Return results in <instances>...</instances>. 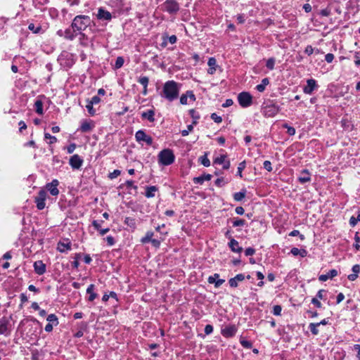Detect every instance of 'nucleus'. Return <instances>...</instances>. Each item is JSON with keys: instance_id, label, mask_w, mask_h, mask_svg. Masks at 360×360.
I'll return each instance as SVG.
<instances>
[{"instance_id": "nucleus-13", "label": "nucleus", "mask_w": 360, "mask_h": 360, "mask_svg": "<svg viewBox=\"0 0 360 360\" xmlns=\"http://www.w3.org/2000/svg\"><path fill=\"white\" fill-rule=\"evenodd\" d=\"M237 328L234 325L226 326L221 328V333L225 338H231L236 335Z\"/></svg>"}, {"instance_id": "nucleus-40", "label": "nucleus", "mask_w": 360, "mask_h": 360, "mask_svg": "<svg viewBox=\"0 0 360 360\" xmlns=\"http://www.w3.org/2000/svg\"><path fill=\"white\" fill-rule=\"evenodd\" d=\"M246 167V162L244 160L239 163L238 166V171H237V175H238L240 177H242V172L245 169Z\"/></svg>"}, {"instance_id": "nucleus-11", "label": "nucleus", "mask_w": 360, "mask_h": 360, "mask_svg": "<svg viewBox=\"0 0 360 360\" xmlns=\"http://www.w3.org/2000/svg\"><path fill=\"white\" fill-rule=\"evenodd\" d=\"M58 180L53 179L51 182L46 184L45 187L46 189L49 191L52 195L57 196L59 194V190L58 188Z\"/></svg>"}, {"instance_id": "nucleus-32", "label": "nucleus", "mask_w": 360, "mask_h": 360, "mask_svg": "<svg viewBox=\"0 0 360 360\" xmlns=\"http://www.w3.org/2000/svg\"><path fill=\"white\" fill-rule=\"evenodd\" d=\"M154 236V233L153 231H147L145 236L143 237L141 239V242L142 243H150L152 239H153V236Z\"/></svg>"}, {"instance_id": "nucleus-3", "label": "nucleus", "mask_w": 360, "mask_h": 360, "mask_svg": "<svg viewBox=\"0 0 360 360\" xmlns=\"http://www.w3.org/2000/svg\"><path fill=\"white\" fill-rule=\"evenodd\" d=\"M158 163L163 166L172 165L175 160V156L171 149L162 150L158 154Z\"/></svg>"}, {"instance_id": "nucleus-6", "label": "nucleus", "mask_w": 360, "mask_h": 360, "mask_svg": "<svg viewBox=\"0 0 360 360\" xmlns=\"http://www.w3.org/2000/svg\"><path fill=\"white\" fill-rule=\"evenodd\" d=\"M238 101L243 108H248L252 103V96L247 91H243L238 95Z\"/></svg>"}, {"instance_id": "nucleus-41", "label": "nucleus", "mask_w": 360, "mask_h": 360, "mask_svg": "<svg viewBox=\"0 0 360 360\" xmlns=\"http://www.w3.org/2000/svg\"><path fill=\"white\" fill-rule=\"evenodd\" d=\"M275 62H276V60L274 58H269L267 60H266V67L270 70H272L274 69V66H275Z\"/></svg>"}, {"instance_id": "nucleus-49", "label": "nucleus", "mask_w": 360, "mask_h": 360, "mask_svg": "<svg viewBox=\"0 0 360 360\" xmlns=\"http://www.w3.org/2000/svg\"><path fill=\"white\" fill-rule=\"evenodd\" d=\"M211 119L216 123H221L222 122L221 117L219 116L217 113L213 112L210 116Z\"/></svg>"}, {"instance_id": "nucleus-16", "label": "nucleus", "mask_w": 360, "mask_h": 360, "mask_svg": "<svg viewBox=\"0 0 360 360\" xmlns=\"http://www.w3.org/2000/svg\"><path fill=\"white\" fill-rule=\"evenodd\" d=\"M34 272L41 276L45 274L46 271V264L41 260H37L34 262L33 264Z\"/></svg>"}, {"instance_id": "nucleus-19", "label": "nucleus", "mask_w": 360, "mask_h": 360, "mask_svg": "<svg viewBox=\"0 0 360 360\" xmlns=\"http://www.w3.org/2000/svg\"><path fill=\"white\" fill-rule=\"evenodd\" d=\"M207 65L209 66L207 73L210 75L214 74L217 68H218L216 59L214 57L210 58L207 62Z\"/></svg>"}, {"instance_id": "nucleus-51", "label": "nucleus", "mask_w": 360, "mask_h": 360, "mask_svg": "<svg viewBox=\"0 0 360 360\" xmlns=\"http://www.w3.org/2000/svg\"><path fill=\"white\" fill-rule=\"evenodd\" d=\"M193 129V126L192 124H189L187 126V129L182 130L181 134L182 136H186L188 135L189 132H191Z\"/></svg>"}, {"instance_id": "nucleus-53", "label": "nucleus", "mask_w": 360, "mask_h": 360, "mask_svg": "<svg viewBox=\"0 0 360 360\" xmlns=\"http://www.w3.org/2000/svg\"><path fill=\"white\" fill-rule=\"evenodd\" d=\"M100 101H101V98L98 96H94L91 98V100H89V99L86 100V102H89L92 105L98 104L100 103Z\"/></svg>"}, {"instance_id": "nucleus-15", "label": "nucleus", "mask_w": 360, "mask_h": 360, "mask_svg": "<svg viewBox=\"0 0 360 360\" xmlns=\"http://www.w3.org/2000/svg\"><path fill=\"white\" fill-rule=\"evenodd\" d=\"M96 17L100 20H106L110 21L112 20V14L104 8H99L98 10V13L96 14Z\"/></svg>"}, {"instance_id": "nucleus-22", "label": "nucleus", "mask_w": 360, "mask_h": 360, "mask_svg": "<svg viewBox=\"0 0 360 360\" xmlns=\"http://www.w3.org/2000/svg\"><path fill=\"white\" fill-rule=\"evenodd\" d=\"M141 118L143 120H147L150 122H153L155 121V110H154V109H150L146 112H143L141 113Z\"/></svg>"}, {"instance_id": "nucleus-8", "label": "nucleus", "mask_w": 360, "mask_h": 360, "mask_svg": "<svg viewBox=\"0 0 360 360\" xmlns=\"http://www.w3.org/2000/svg\"><path fill=\"white\" fill-rule=\"evenodd\" d=\"M136 141L139 143L145 142L148 146L153 144V139L150 136L147 135L143 130H139L135 134Z\"/></svg>"}, {"instance_id": "nucleus-1", "label": "nucleus", "mask_w": 360, "mask_h": 360, "mask_svg": "<svg viewBox=\"0 0 360 360\" xmlns=\"http://www.w3.org/2000/svg\"><path fill=\"white\" fill-rule=\"evenodd\" d=\"M179 94V86L174 80H169L164 84L160 96L169 101H173L176 99Z\"/></svg>"}, {"instance_id": "nucleus-2", "label": "nucleus", "mask_w": 360, "mask_h": 360, "mask_svg": "<svg viewBox=\"0 0 360 360\" xmlns=\"http://www.w3.org/2000/svg\"><path fill=\"white\" fill-rule=\"evenodd\" d=\"M92 20L89 15H79L74 18L71 27L74 30H77L80 34L91 25Z\"/></svg>"}, {"instance_id": "nucleus-14", "label": "nucleus", "mask_w": 360, "mask_h": 360, "mask_svg": "<svg viewBox=\"0 0 360 360\" xmlns=\"http://www.w3.org/2000/svg\"><path fill=\"white\" fill-rule=\"evenodd\" d=\"M95 127L94 122L92 120H82L79 130L83 133L90 132Z\"/></svg>"}, {"instance_id": "nucleus-4", "label": "nucleus", "mask_w": 360, "mask_h": 360, "mask_svg": "<svg viewBox=\"0 0 360 360\" xmlns=\"http://www.w3.org/2000/svg\"><path fill=\"white\" fill-rule=\"evenodd\" d=\"M280 110V107L272 101L264 102L262 106V113L265 117H273Z\"/></svg>"}, {"instance_id": "nucleus-12", "label": "nucleus", "mask_w": 360, "mask_h": 360, "mask_svg": "<svg viewBox=\"0 0 360 360\" xmlns=\"http://www.w3.org/2000/svg\"><path fill=\"white\" fill-rule=\"evenodd\" d=\"M69 164L72 169H78L83 164V159L79 155H73L70 158Z\"/></svg>"}, {"instance_id": "nucleus-20", "label": "nucleus", "mask_w": 360, "mask_h": 360, "mask_svg": "<svg viewBox=\"0 0 360 360\" xmlns=\"http://www.w3.org/2000/svg\"><path fill=\"white\" fill-rule=\"evenodd\" d=\"M245 276L243 274H237L235 277L231 278L229 281V283L231 287L236 288L238 286V282L243 281Z\"/></svg>"}, {"instance_id": "nucleus-7", "label": "nucleus", "mask_w": 360, "mask_h": 360, "mask_svg": "<svg viewBox=\"0 0 360 360\" xmlns=\"http://www.w3.org/2000/svg\"><path fill=\"white\" fill-rule=\"evenodd\" d=\"M47 197L46 191L44 189H41L38 195L34 198V202L38 210H41L45 207L46 199Z\"/></svg>"}, {"instance_id": "nucleus-62", "label": "nucleus", "mask_w": 360, "mask_h": 360, "mask_svg": "<svg viewBox=\"0 0 360 360\" xmlns=\"http://www.w3.org/2000/svg\"><path fill=\"white\" fill-rule=\"evenodd\" d=\"M107 243L109 246H112L115 243L114 238L111 236H108L105 238Z\"/></svg>"}, {"instance_id": "nucleus-42", "label": "nucleus", "mask_w": 360, "mask_h": 360, "mask_svg": "<svg viewBox=\"0 0 360 360\" xmlns=\"http://www.w3.org/2000/svg\"><path fill=\"white\" fill-rule=\"evenodd\" d=\"M283 127L287 129V133L290 136H293L295 134V129L288 124H283Z\"/></svg>"}, {"instance_id": "nucleus-26", "label": "nucleus", "mask_w": 360, "mask_h": 360, "mask_svg": "<svg viewBox=\"0 0 360 360\" xmlns=\"http://www.w3.org/2000/svg\"><path fill=\"white\" fill-rule=\"evenodd\" d=\"M76 32L77 30H74L72 27L68 28L64 30V37L68 40H73L77 35Z\"/></svg>"}, {"instance_id": "nucleus-5", "label": "nucleus", "mask_w": 360, "mask_h": 360, "mask_svg": "<svg viewBox=\"0 0 360 360\" xmlns=\"http://www.w3.org/2000/svg\"><path fill=\"white\" fill-rule=\"evenodd\" d=\"M179 9V4L176 0H166L162 4V10L171 15L176 14Z\"/></svg>"}, {"instance_id": "nucleus-47", "label": "nucleus", "mask_w": 360, "mask_h": 360, "mask_svg": "<svg viewBox=\"0 0 360 360\" xmlns=\"http://www.w3.org/2000/svg\"><path fill=\"white\" fill-rule=\"evenodd\" d=\"M103 222V220H94L92 221V226L94 227V229L96 230H97L98 231H99L101 230V224Z\"/></svg>"}, {"instance_id": "nucleus-28", "label": "nucleus", "mask_w": 360, "mask_h": 360, "mask_svg": "<svg viewBox=\"0 0 360 360\" xmlns=\"http://www.w3.org/2000/svg\"><path fill=\"white\" fill-rule=\"evenodd\" d=\"M158 188L155 186H147L146 188L145 196L148 198H153Z\"/></svg>"}, {"instance_id": "nucleus-46", "label": "nucleus", "mask_w": 360, "mask_h": 360, "mask_svg": "<svg viewBox=\"0 0 360 360\" xmlns=\"http://www.w3.org/2000/svg\"><path fill=\"white\" fill-rule=\"evenodd\" d=\"M44 138L46 139H49L50 140V141L49 143V144H53V143L57 142V138L56 136H54L51 135L49 133H45L44 134Z\"/></svg>"}, {"instance_id": "nucleus-60", "label": "nucleus", "mask_w": 360, "mask_h": 360, "mask_svg": "<svg viewBox=\"0 0 360 360\" xmlns=\"http://www.w3.org/2000/svg\"><path fill=\"white\" fill-rule=\"evenodd\" d=\"M215 185L218 187H221L225 184L224 179L223 177L218 178L214 182Z\"/></svg>"}, {"instance_id": "nucleus-37", "label": "nucleus", "mask_w": 360, "mask_h": 360, "mask_svg": "<svg viewBox=\"0 0 360 360\" xmlns=\"http://www.w3.org/2000/svg\"><path fill=\"white\" fill-rule=\"evenodd\" d=\"M189 114L191 117L193 119V124H197V120L200 119V115L198 112H196L194 109H191L189 110Z\"/></svg>"}, {"instance_id": "nucleus-63", "label": "nucleus", "mask_w": 360, "mask_h": 360, "mask_svg": "<svg viewBox=\"0 0 360 360\" xmlns=\"http://www.w3.org/2000/svg\"><path fill=\"white\" fill-rule=\"evenodd\" d=\"M184 94L193 101H195L196 99L195 96L192 91H187Z\"/></svg>"}, {"instance_id": "nucleus-52", "label": "nucleus", "mask_w": 360, "mask_h": 360, "mask_svg": "<svg viewBox=\"0 0 360 360\" xmlns=\"http://www.w3.org/2000/svg\"><path fill=\"white\" fill-rule=\"evenodd\" d=\"M165 238L162 237V238H160V239H155V238H153L152 240L150 242L152 243V245L155 247V248H159L160 245V243H161V241L162 240H164Z\"/></svg>"}, {"instance_id": "nucleus-39", "label": "nucleus", "mask_w": 360, "mask_h": 360, "mask_svg": "<svg viewBox=\"0 0 360 360\" xmlns=\"http://www.w3.org/2000/svg\"><path fill=\"white\" fill-rule=\"evenodd\" d=\"M138 82L143 86V88L148 87L149 83V79L146 76H141Z\"/></svg>"}, {"instance_id": "nucleus-36", "label": "nucleus", "mask_w": 360, "mask_h": 360, "mask_svg": "<svg viewBox=\"0 0 360 360\" xmlns=\"http://www.w3.org/2000/svg\"><path fill=\"white\" fill-rule=\"evenodd\" d=\"M124 63V60L123 57L118 56L116 58L115 63L114 65V69L117 70V69L121 68L123 66Z\"/></svg>"}, {"instance_id": "nucleus-48", "label": "nucleus", "mask_w": 360, "mask_h": 360, "mask_svg": "<svg viewBox=\"0 0 360 360\" xmlns=\"http://www.w3.org/2000/svg\"><path fill=\"white\" fill-rule=\"evenodd\" d=\"M93 105L89 102H87V104L86 105V108L88 110V112L90 115L94 116L96 114V110L93 108Z\"/></svg>"}, {"instance_id": "nucleus-64", "label": "nucleus", "mask_w": 360, "mask_h": 360, "mask_svg": "<svg viewBox=\"0 0 360 360\" xmlns=\"http://www.w3.org/2000/svg\"><path fill=\"white\" fill-rule=\"evenodd\" d=\"M184 94L193 101H195L196 99L195 96L192 91H187Z\"/></svg>"}, {"instance_id": "nucleus-59", "label": "nucleus", "mask_w": 360, "mask_h": 360, "mask_svg": "<svg viewBox=\"0 0 360 360\" xmlns=\"http://www.w3.org/2000/svg\"><path fill=\"white\" fill-rule=\"evenodd\" d=\"M326 291L323 289L319 290L318 292L316 293V297L319 300H323L324 299V294H326Z\"/></svg>"}, {"instance_id": "nucleus-25", "label": "nucleus", "mask_w": 360, "mask_h": 360, "mask_svg": "<svg viewBox=\"0 0 360 360\" xmlns=\"http://www.w3.org/2000/svg\"><path fill=\"white\" fill-rule=\"evenodd\" d=\"M94 289L95 285L94 284H90L86 289V293L89 295L88 297L89 302H93L98 296V295L94 292Z\"/></svg>"}, {"instance_id": "nucleus-18", "label": "nucleus", "mask_w": 360, "mask_h": 360, "mask_svg": "<svg viewBox=\"0 0 360 360\" xmlns=\"http://www.w3.org/2000/svg\"><path fill=\"white\" fill-rule=\"evenodd\" d=\"M298 181L301 184H305L311 181V174L308 169L302 170L300 176L298 177Z\"/></svg>"}, {"instance_id": "nucleus-43", "label": "nucleus", "mask_w": 360, "mask_h": 360, "mask_svg": "<svg viewBox=\"0 0 360 360\" xmlns=\"http://www.w3.org/2000/svg\"><path fill=\"white\" fill-rule=\"evenodd\" d=\"M199 161L200 162V163L205 166V167H209L210 165V160L207 158L206 155H203V156H201L199 158Z\"/></svg>"}, {"instance_id": "nucleus-30", "label": "nucleus", "mask_w": 360, "mask_h": 360, "mask_svg": "<svg viewBox=\"0 0 360 360\" xmlns=\"http://www.w3.org/2000/svg\"><path fill=\"white\" fill-rule=\"evenodd\" d=\"M34 109L37 114L43 115V102L39 98L34 103Z\"/></svg>"}, {"instance_id": "nucleus-29", "label": "nucleus", "mask_w": 360, "mask_h": 360, "mask_svg": "<svg viewBox=\"0 0 360 360\" xmlns=\"http://www.w3.org/2000/svg\"><path fill=\"white\" fill-rule=\"evenodd\" d=\"M269 84V79L266 77V78H264L262 80V82L261 84H257L255 87V89L259 91V92H263L264 91L265 89H266V86Z\"/></svg>"}, {"instance_id": "nucleus-9", "label": "nucleus", "mask_w": 360, "mask_h": 360, "mask_svg": "<svg viewBox=\"0 0 360 360\" xmlns=\"http://www.w3.org/2000/svg\"><path fill=\"white\" fill-rule=\"evenodd\" d=\"M72 54L68 51H63L59 56L58 60L63 63V60H65V65L68 67H71L75 63V61L72 59Z\"/></svg>"}, {"instance_id": "nucleus-58", "label": "nucleus", "mask_w": 360, "mask_h": 360, "mask_svg": "<svg viewBox=\"0 0 360 360\" xmlns=\"http://www.w3.org/2000/svg\"><path fill=\"white\" fill-rule=\"evenodd\" d=\"M219 274H214L213 276H210L207 278V281L209 283L212 284L214 283L217 278H219Z\"/></svg>"}, {"instance_id": "nucleus-21", "label": "nucleus", "mask_w": 360, "mask_h": 360, "mask_svg": "<svg viewBox=\"0 0 360 360\" xmlns=\"http://www.w3.org/2000/svg\"><path fill=\"white\" fill-rule=\"evenodd\" d=\"M229 247L231 251L234 252L240 253L243 250V248L239 246L238 242L234 238H231V240L229 243Z\"/></svg>"}, {"instance_id": "nucleus-44", "label": "nucleus", "mask_w": 360, "mask_h": 360, "mask_svg": "<svg viewBox=\"0 0 360 360\" xmlns=\"http://www.w3.org/2000/svg\"><path fill=\"white\" fill-rule=\"evenodd\" d=\"M18 15V12L14 13L11 17H6V16L1 17V20H4V22L5 24H6L8 22H11L12 21L15 20Z\"/></svg>"}, {"instance_id": "nucleus-17", "label": "nucleus", "mask_w": 360, "mask_h": 360, "mask_svg": "<svg viewBox=\"0 0 360 360\" xmlns=\"http://www.w3.org/2000/svg\"><path fill=\"white\" fill-rule=\"evenodd\" d=\"M57 250L60 252H65L71 250V243L68 239H65L63 241H60L58 243Z\"/></svg>"}, {"instance_id": "nucleus-50", "label": "nucleus", "mask_w": 360, "mask_h": 360, "mask_svg": "<svg viewBox=\"0 0 360 360\" xmlns=\"http://www.w3.org/2000/svg\"><path fill=\"white\" fill-rule=\"evenodd\" d=\"M282 307L281 305H275L273 308V314L280 316L281 314Z\"/></svg>"}, {"instance_id": "nucleus-57", "label": "nucleus", "mask_w": 360, "mask_h": 360, "mask_svg": "<svg viewBox=\"0 0 360 360\" xmlns=\"http://www.w3.org/2000/svg\"><path fill=\"white\" fill-rule=\"evenodd\" d=\"M264 168L266 169L268 172H271L273 168L271 167V163L269 160H265L263 163Z\"/></svg>"}, {"instance_id": "nucleus-55", "label": "nucleus", "mask_w": 360, "mask_h": 360, "mask_svg": "<svg viewBox=\"0 0 360 360\" xmlns=\"http://www.w3.org/2000/svg\"><path fill=\"white\" fill-rule=\"evenodd\" d=\"M241 345L247 349H250L252 347V344L250 341L246 340H240Z\"/></svg>"}, {"instance_id": "nucleus-35", "label": "nucleus", "mask_w": 360, "mask_h": 360, "mask_svg": "<svg viewBox=\"0 0 360 360\" xmlns=\"http://www.w3.org/2000/svg\"><path fill=\"white\" fill-rule=\"evenodd\" d=\"M246 224V221L243 219L235 218L233 220V226H244Z\"/></svg>"}, {"instance_id": "nucleus-34", "label": "nucleus", "mask_w": 360, "mask_h": 360, "mask_svg": "<svg viewBox=\"0 0 360 360\" xmlns=\"http://www.w3.org/2000/svg\"><path fill=\"white\" fill-rule=\"evenodd\" d=\"M46 320L49 323L53 324L55 326H58L59 323L58 319L54 314H49L47 316Z\"/></svg>"}, {"instance_id": "nucleus-24", "label": "nucleus", "mask_w": 360, "mask_h": 360, "mask_svg": "<svg viewBox=\"0 0 360 360\" xmlns=\"http://www.w3.org/2000/svg\"><path fill=\"white\" fill-rule=\"evenodd\" d=\"M338 275V271L335 269L330 270L326 274H321L319 276V279L321 281H326L329 278H333Z\"/></svg>"}, {"instance_id": "nucleus-23", "label": "nucleus", "mask_w": 360, "mask_h": 360, "mask_svg": "<svg viewBox=\"0 0 360 360\" xmlns=\"http://www.w3.org/2000/svg\"><path fill=\"white\" fill-rule=\"evenodd\" d=\"M212 179V175L210 174H203L202 175L194 177L193 181L194 184H202L205 181H210Z\"/></svg>"}, {"instance_id": "nucleus-45", "label": "nucleus", "mask_w": 360, "mask_h": 360, "mask_svg": "<svg viewBox=\"0 0 360 360\" xmlns=\"http://www.w3.org/2000/svg\"><path fill=\"white\" fill-rule=\"evenodd\" d=\"M226 158V155H221L219 157H217L214 160V164L221 165L225 162Z\"/></svg>"}, {"instance_id": "nucleus-10", "label": "nucleus", "mask_w": 360, "mask_h": 360, "mask_svg": "<svg viewBox=\"0 0 360 360\" xmlns=\"http://www.w3.org/2000/svg\"><path fill=\"white\" fill-rule=\"evenodd\" d=\"M319 85L314 79H308L307 80V85L303 88V92L306 94H311L313 91L317 89Z\"/></svg>"}, {"instance_id": "nucleus-61", "label": "nucleus", "mask_w": 360, "mask_h": 360, "mask_svg": "<svg viewBox=\"0 0 360 360\" xmlns=\"http://www.w3.org/2000/svg\"><path fill=\"white\" fill-rule=\"evenodd\" d=\"M255 253V250L252 248H248L245 250V255L246 256H252Z\"/></svg>"}, {"instance_id": "nucleus-27", "label": "nucleus", "mask_w": 360, "mask_h": 360, "mask_svg": "<svg viewBox=\"0 0 360 360\" xmlns=\"http://www.w3.org/2000/svg\"><path fill=\"white\" fill-rule=\"evenodd\" d=\"M28 29L34 34H41L44 32V30L42 29L39 24L35 25L34 23H30L28 25Z\"/></svg>"}, {"instance_id": "nucleus-33", "label": "nucleus", "mask_w": 360, "mask_h": 360, "mask_svg": "<svg viewBox=\"0 0 360 360\" xmlns=\"http://www.w3.org/2000/svg\"><path fill=\"white\" fill-rule=\"evenodd\" d=\"M124 224L132 229H135L136 226V219L130 217H127L125 218Z\"/></svg>"}, {"instance_id": "nucleus-31", "label": "nucleus", "mask_w": 360, "mask_h": 360, "mask_svg": "<svg viewBox=\"0 0 360 360\" xmlns=\"http://www.w3.org/2000/svg\"><path fill=\"white\" fill-rule=\"evenodd\" d=\"M246 192V190L244 188L242 189L240 192L235 193L233 194V199L238 202L241 201L245 197Z\"/></svg>"}, {"instance_id": "nucleus-54", "label": "nucleus", "mask_w": 360, "mask_h": 360, "mask_svg": "<svg viewBox=\"0 0 360 360\" xmlns=\"http://www.w3.org/2000/svg\"><path fill=\"white\" fill-rule=\"evenodd\" d=\"M121 174V171L119 169H115L112 172L110 173L108 175V177L110 179H113L117 178L118 176H120Z\"/></svg>"}, {"instance_id": "nucleus-38", "label": "nucleus", "mask_w": 360, "mask_h": 360, "mask_svg": "<svg viewBox=\"0 0 360 360\" xmlns=\"http://www.w3.org/2000/svg\"><path fill=\"white\" fill-rule=\"evenodd\" d=\"M318 327H319V324H317L316 323H311L309 325V328L310 331L314 335H318L319 333V331L317 328Z\"/></svg>"}, {"instance_id": "nucleus-56", "label": "nucleus", "mask_w": 360, "mask_h": 360, "mask_svg": "<svg viewBox=\"0 0 360 360\" xmlns=\"http://www.w3.org/2000/svg\"><path fill=\"white\" fill-rule=\"evenodd\" d=\"M289 236H299L300 239L303 240L304 239V236L302 234H300V231L298 230H293L290 233Z\"/></svg>"}]
</instances>
